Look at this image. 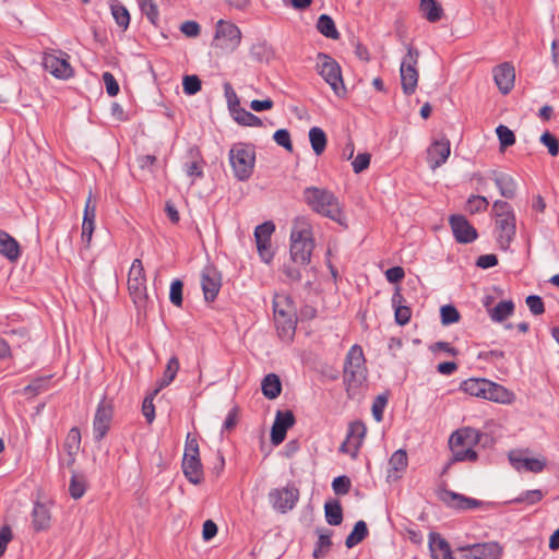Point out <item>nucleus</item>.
I'll return each mask as SVG.
<instances>
[{"label": "nucleus", "instance_id": "aec40b11", "mask_svg": "<svg viewBox=\"0 0 559 559\" xmlns=\"http://www.w3.org/2000/svg\"><path fill=\"white\" fill-rule=\"evenodd\" d=\"M428 545L432 559H454L450 544L439 533L429 534Z\"/></svg>", "mask_w": 559, "mask_h": 559}, {"label": "nucleus", "instance_id": "6e6d98bb", "mask_svg": "<svg viewBox=\"0 0 559 559\" xmlns=\"http://www.w3.org/2000/svg\"><path fill=\"white\" fill-rule=\"evenodd\" d=\"M141 11L146 15V17L153 23L156 24L158 20V8L154 0H142L140 3Z\"/></svg>", "mask_w": 559, "mask_h": 559}, {"label": "nucleus", "instance_id": "3c124183", "mask_svg": "<svg viewBox=\"0 0 559 559\" xmlns=\"http://www.w3.org/2000/svg\"><path fill=\"white\" fill-rule=\"evenodd\" d=\"M489 202L486 197L471 195L467 200V210L469 213H479L487 210Z\"/></svg>", "mask_w": 559, "mask_h": 559}, {"label": "nucleus", "instance_id": "680f3d73", "mask_svg": "<svg viewBox=\"0 0 559 559\" xmlns=\"http://www.w3.org/2000/svg\"><path fill=\"white\" fill-rule=\"evenodd\" d=\"M182 282L176 280L170 285L169 299L175 305L180 307L182 304Z\"/></svg>", "mask_w": 559, "mask_h": 559}, {"label": "nucleus", "instance_id": "f257e3e1", "mask_svg": "<svg viewBox=\"0 0 559 559\" xmlns=\"http://www.w3.org/2000/svg\"><path fill=\"white\" fill-rule=\"evenodd\" d=\"M305 203L317 214L328 217L340 226L347 228V217L338 198L330 190L319 187H307L304 190Z\"/></svg>", "mask_w": 559, "mask_h": 559}, {"label": "nucleus", "instance_id": "2eb2a0df", "mask_svg": "<svg viewBox=\"0 0 559 559\" xmlns=\"http://www.w3.org/2000/svg\"><path fill=\"white\" fill-rule=\"evenodd\" d=\"M43 66L57 79L67 80L73 75V70L68 62L67 53H62L61 57L53 53H45L43 57Z\"/></svg>", "mask_w": 559, "mask_h": 559}, {"label": "nucleus", "instance_id": "f3484780", "mask_svg": "<svg viewBox=\"0 0 559 559\" xmlns=\"http://www.w3.org/2000/svg\"><path fill=\"white\" fill-rule=\"evenodd\" d=\"M295 421L292 411H277L271 429V441L274 445H278L285 440L287 430L294 426Z\"/></svg>", "mask_w": 559, "mask_h": 559}, {"label": "nucleus", "instance_id": "5701e85b", "mask_svg": "<svg viewBox=\"0 0 559 559\" xmlns=\"http://www.w3.org/2000/svg\"><path fill=\"white\" fill-rule=\"evenodd\" d=\"M81 447V432L78 428H71L64 441V451L67 452V466L71 467L75 462V456Z\"/></svg>", "mask_w": 559, "mask_h": 559}, {"label": "nucleus", "instance_id": "7ed1b4c3", "mask_svg": "<svg viewBox=\"0 0 559 559\" xmlns=\"http://www.w3.org/2000/svg\"><path fill=\"white\" fill-rule=\"evenodd\" d=\"M368 370L361 346L353 345L346 354L344 361V385L349 399H354L364 382Z\"/></svg>", "mask_w": 559, "mask_h": 559}, {"label": "nucleus", "instance_id": "9b49d317", "mask_svg": "<svg viewBox=\"0 0 559 559\" xmlns=\"http://www.w3.org/2000/svg\"><path fill=\"white\" fill-rule=\"evenodd\" d=\"M317 59V69L319 74L331 86L337 96H345L346 87L344 85L340 64L332 57L323 52H319Z\"/></svg>", "mask_w": 559, "mask_h": 559}, {"label": "nucleus", "instance_id": "0e129e2a", "mask_svg": "<svg viewBox=\"0 0 559 559\" xmlns=\"http://www.w3.org/2000/svg\"><path fill=\"white\" fill-rule=\"evenodd\" d=\"M155 395L156 394L152 393L150 396H146L142 404V413L148 424L153 423L155 418V407L153 404V399Z\"/></svg>", "mask_w": 559, "mask_h": 559}, {"label": "nucleus", "instance_id": "a19ab883", "mask_svg": "<svg viewBox=\"0 0 559 559\" xmlns=\"http://www.w3.org/2000/svg\"><path fill=\"white\" fill-rule=\"evenodd\" d=\"M179 369V361L176 357H171L168 360L166 370L164 372V376L162 380L158 383V388L153 392V394H157L159 390L167 386L176 377L177 371Z\"/></svg>", "mask_w": 559, "mask_h": 559}, {"label": "nucleus", "instance_id": "4c0bfd02", "mask_svg": "<svg viewBox=\"0 0 559 559\" xmlns=\"http://www.w3.org/2000/svg\"><path fill=\"white\" fill-rule=\"evenodd\" d=\"M452 451V462L469 461L475 462L478 457L473 447H462L450 444Z\"/></svg>", "mask_w": 559, "mask_h": 559}, {"label": "nucleus", "instance_id": "39448f33", "mask_svg": "<svg viewBox=\"0 0 559 559\" xmlns=\"http://www.w3.org/2000/svg\"><path fill=\"white\" fill-rule=\"evenodd\" d=\"M492 212L496 218V239L502 250H508L515 236V215L512 206L501 200L493 202Z\"/></svg>", "mask_w": 559, "mask_h": 559}, {"label": "nucleus", "instance_id": "0eeeda50", "mask_svg": "<svg viewBox=\"0 0 559 559\" xmlns=\"http://www.w3.org/2000/svg\"><path fill=\"white\" fill-rule=\"evenodd\" d=\"M229 162L235 177L240 181H247L254 169V145L241 142L234 144L229 150Z\"/></svg>", "mask_w": 559, "mask_h": 559}, {"label": "nucleus", "instance_id": "13d9d810", "mask_svg": "<svg viewBox=\"0 0 559 559\" xmlns=\"http://www.w3.org/2000/svg\"><path fill=\"white\" fill-rule=\"evenodd\" d=\"M182 85L187 95H194L201 90V81L197 75H186Z\"/></svg>", "mask_w": 559, "mask_h": 559}, {"label": "nucleus", "instance_id": "a18cd8bd", "mask_svg": "<svg viewBox=\"0 0 559 559\" xmlns=\"http://www.w3.org/2000/svg\"><path fill=\"white\" fill-rule=\"evenodd\" d=\"M86 490V480L83 475L73 474L71 477L69 491L73 499H80Z\"/></svg>", "mask_w": 559, "mask_h": 559}, {"label": "nucleus", "instance_id": "c756f323", "mask_svg": "<svg viewBox=\"0 0 559 559\" xmlns=\"http://www.w3.org/2000/svg\"><path fill=\"white\" fill-rule=\"evenodd\" d=\"M419 8L423 16L430 23L440 21L443 15V9L437 0H420Z\"/></svg>", "mask_w": 559, "mask_h": 559}, {"label": "nucleus", "instance_id": "20e7f679", "mask_svg": "<svg viewBox=\"0 0 559 559\" xmlns=\"http://www.w3.org/2000/svg\"><path fill=\"white\" fill-rule=\"evenodd\" d=\"M460 390L471 396L497 403H510L512 393L504 386L485 378H469L460 384Z\"/></svg>", "mask_w": 559, "mask_h": 559}, {"label": "nucleus", "instance_id": "e433bc0d", "mask_svg": "<svg viewBox=\"0 0 559 559\" xmlns=\"http://www.w3.org/2000/svg\"><path fill=\"white\" fill-rule=\"evenodd\" d=\"M233 119L240 126L246 127H262V120L254 114L239 107L231 114Z\"/></svg>", "mask_w": 559, "mask_h": 559}, {"label": "nucleus", "instance_id": "423d86ee", "mask_svg": "<svg viewBox=\"0 0 559 559\" xmlns=\"http://www.w3.org/2000/svg\"><path fill=\"white\" fill-rule=\"evenodd\" d=\"M241 43V31L231 21L219 20L212 38V48L216 56L233 53Z\"/></svg>", "mask_w": 559, "mask_h": 559}, {"label": "nucleus", "instance_id": "bf43d9fd", "mask_svg": "<svg viewBox=\"0 0 559 559\" xmlns=\"http://www.w3.org/2000/svg\"><path fill=\"white\" fill-rule=\"evenodd\" d=\"M371 155L369 153H359L352 163L355 174H360L370 165Z\"/></svg>", "mask_w": 559, "mask_h": 559}, {"label": "nucleus", "instance_id": "864d4df0", "mask_svg": "<svg viewBox=\"0 0 559 559\" xmlns=\"http://www.w3.org/2000/svg\"><path fill=\"white\" fill-rule=\"evenodd\" d=\"M273 140L275 143L282 147H284L288 152H293V143L290 139V133L287 129H278L273 134Z\"/></svg>", "mask_w": 559, "mask_h": 559}, {"label": "nucleus", "instance_id": "e2e57ef3", "mask_svg": "<svg viewBox=\"0 0 559 559\" xmlns=\"http://www.w3.org/2000/svg\"><path fill=\"white\" fill-rule=\"evenodd\" d=\"M388 403V397L385 395H378L372 404V415L377 421H381L383 418V411Z\"/></svg>", "mask_w": 559, "mask_h": 559}, {"label": "nucleus", "instance_id": "c85d7f7f", "mask_svg": "<svg viewBox=\"0 0 559 559\" xmlns=\"http://www.w3.org/2000/svg\"><path fill=\"white\" fill-rule=\"evenodd\" d=\"M261 389L263 395L269 400H274L280 396L282 392V382L277 374L269 373L266 374L261 383Z\"/></svg>", "mask_w": 559, "mask_h": 559}, {"label": "nucleus", "instance_id": "a878e982", "mask_svg": "<svg viewBox=\"0 0 559 559\" xmlns=\"http://www.w3.org/2000/svg\"><path fill=\"white\" fill-rule=\"evenodd\" d=\"M51 515L48 507L36 502L32 512V524L35 531H45L49 528Z\"/></svg>", "mask_w": 559, "mask_h": 559}, {"label": "nucleus", "instance_id": "338daca9", "mask_svg": "<svg viewBox=\"0 0 559 559\" xmlns=\"http://www.w3.org/2000/svg\"><path fill=\"white\" fill-rule=\"evenodd\" d=\"M94 229H95V222H90V221H83L82 222L81 239H82V242L86 247H88L90 243H91Z\"/></svg>", "mask_w": 559, "mask_h": 559}, {"label": "nucleus", "instance_id": "6e6552de", "mask_svg": "<svg viewBox=\"0 0 559 559\" xmlns=\"http://www.w3.org/2000/svg\"><path fill=\"white\" fill-rule=\"evenodd\" d=\"M274 320L281 337H292L295 334L297 318L289 297L277 296L273 302Z\"/></svg>", "mask_w": 559, "mask_h": 559}, {"label": "nucleus", "instance_id": "473e14b6", "mask_svg": "<svg viewBox=\"0 0 559 559\" xmlns=\"http://www.w3.org/2000/svg\"><path fill=\"white\" fill-rule=\"evenodd\" d=\"M309 141L312 151L317 156H320L325 151L328 139L325 132L321 128L312 127L309 130Z\"/></svg>", "mask_w": 559, "mask_h": 559}, {"label": "nucleus", "instance_id": "412c9836", "mask_svg": "<svg viewBox=\"0 0 559 559\" xmlns=\"http://www.w3.org/2000/svg\"><path fill=\"white\" fill-rule=\"evenodd\" d=\"M491 179L495 181L500 194L506 199H513L516 193V182L514 178L506 173L492 170Z\"/></svg>", "mask_w": 559, "mask_h": 559}, {"label": "nucleus", "instance_id": "393cba45", "mask_svg": "<svg viewBox=\"0 0 559 559\" xmlns=\"http://www.w3.org/2000/svg\"><path fill=\"white\" fill-rule=\"evenodd\" d=\"M392 306L395 309V322L399 325H405L409 322L412 317V310L408 306L402 305L405 299L400 292V288H396L392 296Z\"/></svg>", "mask_w": 559, "mask_h": 559}, {"label": "nucleus", "instance_id": "f03ea898", "mask_svg": "<svg viewBox=\"0 0 559 559\" xmlns=\"http://www.w3.org/2000/svg\"><path fill=\"white\" fill-rule=\"evenodd\" d=\"M314 240L310 224L305 218H297L290 231L289 255L292 263L307 266L311 262Z\"/></svg>", "mask_w": 559, "mask_h": 559}, {"label": "nucleus", "instance_id": "cd10ccee", "mask_svg": "<svg viewBox=\"0 0 559 559\" xmlns=\"http://www.w3.org/2000/svg\"><path fill=\"white\" fill-rule=\"evenodd\" d=\"M0 253L10 261H16L21 254L17 241L2 230H0Z\"/></svg>", "mask_w": 559, "mask_h": 559}, {"label": "nucleus", "instance_id": "5fc2aeb1", "mask_svg": "<svg viewBox=\"0 0 559 559\" xmlns=\"http://www.w3.org/2000/svg\"><path fill=\"white\" fill-rule=\"evenodd\" d=\"M224 92L230 115L240 107L239 98L229 82L224 83Z\"/></svg>", "mask_w": 559, "mask_h": 559}, {"label": "nucleus", "instance_id": "f8f14e48", "mask_svg": "<svg viewBox=\"0 0 559 559\" xmlns=\"http://www.w3.org/2000/svg\"><path fill=\"white\" fill-rule=\"evenodd\" d=\"M366 432L367 428L362 421L357 420L350 423L347 429L346 439L340 447V452L349 454L353 459H356L364 442Z\"/></svg>", "mask_w": 559, "mask_h": 559}, {"label": "nucleus", "instance_id": "4be33fe9", "mask_svg": "<svg viewBox=\"0 0 559 559\" xmlns=\"http://www.w3.org/2000/svg\"><path fill=\"white\" fill-rule=\"evenodd\" d=\"M480 438L481 433L477 429L466 427L453 432L449 443L462 447H474L480 441Z\"/></svg>", "mask_w": 559, "mask_h": 559}, {"label": "nucleus", "instance_id": "052dcab7", "mask_svg": "<svg viewBox=\"0 0 559 559\" xmlns=\"http://www.w3.org/2000/svg\"><path fill=\"white\" fill-rule=\"evenodd\" d=\"M526 305L534 316H539L545 312V305L543 299L537 295H531L526 298Z\"/></svg>", "mask_w": 559, "mask_h": 559}, {"label": "nucleus", "instance_id": "ddd939ff", "mask_svg": "<svg viewBox=\"0 0 559 559\" xmlns=\"http://www.w3.org/2000/svg\"><path fill=\"white\" fill-rule=\"evenodd\" d=\"M273 508L282 513L292 510L299 499V491L295 486L273 489L269 493Z\"/></svg>", "mask_w": 559, "mask_h": 559}, {"label": "nucleus", "instance_id": "4468645a", "mask_svg": "<svg viewBox=\"0 0 559 559\" xmlns=\"http://www.w3.org/2000/svg\"><path fill=\"white\" fill-rule=\"evenodd\" d=\"M449 224L456 242L471 243L477 239V230L469 224L464 215H451L449 217Z\"/></svg>", "mask_w": 559, "mask_h": 559}, {"label": "nucleus", "instance_id": "ea45409f", "mask_svg": "<svg viewBox=\"0 0 559 559\" xmlns=\"http://www.w3.org/2000/svg\"><path fill=\"white\" fill-rule=\"evenodd\" d=\"M437 497L448 507L456 508V504L461 502L462 495L448 489L445 483L442 481L437 489Z\"/></svg>", "mask_w": 559, "mask_h": 559}, {"label": "nucleus", "instance_id": "1a4fd4ad", "mask_svg": "<svg viewBox=\"0 0 559 559\" xmlns=\"http://www.w3.org/2000/svg\"><path fill=\"white\" fill-rule=\"evenodd\" d=\"M128 289L138 310H145L148 304L146 277L142 261L134 259L128 274Z\"/></svg>", "mask_w": 559, "mask_h": 559}, {"label": "nucleus", "instance_id": "2f4dec72", "mask_svg": "<svg viewBox=\"0 0 559 559\" xmlns=\"http://www.w3.org/2000/svg\"><path fill=\"white\" fill-rule=\"evenodd\" d=\"M514 312V304L512 300L499 301L490 311L489 316L492 321L502 322Z\"/></svg>", "mask_w": 559, "mask_h": 559}, {"label": "nucleus", "instance_id": "37998d69", "mask_svg": "<svg viewBox=\"0 0 559 559\" xmlns=\"http://www.w3.org/2000/svg\"><path fill=\"white\" fill-rule=\"evenodd\" d=\"M110 9L116 23L127 29L130 23V14L127 8L119 2H115L111 3Z\"/></svg>", "mask_w": 559, "mask_h": 559}, {"label": "nucleus", "instance_id": "79ce46f5", "mask_svg": "<svg viewBox=\"0 0 559 559\" xmlns=\"http://www.w3.org/2000/svg\"><path fill=\"white\" fill-rule=\"evenodd\" d=\"M190 159L183 166L187 176L191 178L202 176V168L205 163L198 158V152L190 151Z\"/></svg>", "mask_w": 559, "mask_h": 559}, {"label": "nucleus", "instance_id": "bb28decb", "mask_svg": "<svg viewBox=\"0 0 559 559\" xmlns=\"http://www.w3.org/2000/svg\"><path fill=\"white\" fill-rule=\"evenodd\" d=\"M474 559H499L502 547L497 542L473 544Z\"/></svg>", "mask_w": 559, "mask_h": 559}, {"label": "nucleus", "instance_id": "c9c22d12", "mask_svg": "<svg viewBox=\"0 0 559 559\" xmlns=\"http://www.w3.org/2000/svg\"><path fill=\"white\" fill-rule=\"evenodd\" d=\"M317 28L326 38L338 39L340 37V33L336 29L333 19L328 14H321L319 16Z\"/></svg>", "mask_w": 559, "mask_h": 559}, {"label": "nucleus", "instance_id": "6ab92c4d", "mask_svg": "<svg viewBox=\"0 0 559 559\" xmlns=\"http://www.w3.org/2000/svg\"><path fill=\"white\" fill-rule=\"evenodd\" d=\"M493 80L499 91L507 95L514 86L515 70L509 62H503L493 68Z\"/></svg>", "mask_w": 559, "mask_h": 559}, {"label": "nucleus", "instance_id": "69168bd1", "mask_svg": "<svg viewBox=\"0 0 559 559\" xmlns=\"http://www.w3.org/2000/svg\"><path fill=\"white\" fill-rule=\"evenodd\" d=\"M103 81L109 96H116L119 93V84L110 72L103 73Z\"/></svg>", "mask_w": 559, "mask_h": 559}, {"label": "nucleus", "instance_id": "8fccbe9b", "mask_svg": "<svg viewBox=\"0 0 559 559\" xmlns=\"http://www.w3.org/2000/svg\"><path fill=\"white\" fill-rule=\"evenodd\" d=\"M544 498V493L539 489L526 490L522 492L519 497L514 498L511 502L513 503H526V504H535L539 502Z\"/></svg>", "mask_w": 559, "mask_h": 559}, {"label": "nucleus", "instance_id": "603ef678", "mask_svg": "<svg viewBox=\"0 0 559 559\" xmlns=\"http://www.w3.org/2000/svg\"><path fill=\"white\" fill-rule=\"evenodd\" d=\"M540 143L548 148L551 156H557L559 153V141L549 131H545L539 139Z\"/></svg>", "mask_w": 559, "mask_h": 559}, {"label": "nucleus", "instance_id": "b1692460", "mask_svg": "<svg viewBox=\"0 0 559 559\" xmlns=\"http://www.w3.org/2000/svg\"><path fill=\"white\" fill-rule=\"evenodd\" d=\"M509 460L513 467L518 471H520L522 467H524L526 471L533 472V473H540L544 471L546 466L545 460L534 459V457H520L516 456L513 452L509 454Z\"/></svg>", "mask_w": 559, "mask_h": 559}, {"label": "nucleus", "instance_id": "9d476101", "mask_svg": "<svg viewBox=\"0 0 559 559\" xmlns=\"http://www.w3.org/2000/svg\"><path fill=\"white\" fill-rule=\"evenodd\" d=\"M406 50L407 52L401 62L400 75L403 93L409 96L415 93L418 83L419 73L417 64L419 50L412 45H406Z\"/></svg>", "mask_w": 559, "mask_h": 559}, {"label": "nucleus", "instance_id": "774afa93", "mask_svg": "<svg viewBox=\"0 0 559 559\" xmlns=\"http://www.w3.org/2000/svg\"><path fill=\"white\" fill-rule=\"evenodd\" d=\"M498 264V258L496 254H483L479 255L476 260V265L480 269H489L493 267Z\"/></svg>", "mask_w": 559, "mask_h": 559}, {"label": "nucleus", "instance_id": "4d7b16f0", "mask_svg": "<svg viewBox=\"0 0 559 559\" xmlns=\"http://www.w3.org/2000/svg\"><path fill=\"white\" fill-rule=\"evenodd\" d=\"M350 479L346 475L337 476L332 481V489L335 495H346L350 490Z\"/></svg>", "mask_w": 559, "mask_h": 559}, {"label": "nucleus", "instance_id": "49530a36", "mask_svg": "<svg viewBox=\"0 0 559 559\" xmlns=\"http://www.w3.org/2000/svg\"><path fill=\"white\" fill-rule=\"evenodd\" d=\"M275 230V225L272 221L264 222L258 225L254 229L255 242H271V236Z\"/></svg>", "mask_w": 559, "mask_h": 559}, {"label": "nucleus", "instance_id": "7c9ffc66", "mask_svg": "<svg viewBox=\"0 0 559 559\" xmlns=\"http://www.w3.org/2000/svg\"><path fill=\"white\" fill-rule=\"evenodd\" d=\"M182 469L186 477L193 484H198L201 477V463L199 457L188 456L182 460Z\"/></svg>", "mask_w": 559, "mask_h": 559}, {"label": "nucleus", "instance_id": "09e8293b", "mask_svg": "<svg viewBox=\"0 0 559 559\" xmlns=\"http://www.w3.org/2000/svg\"><path fill=\"white\" fill-rule=\"evenodd\" d=\"M441 323L450 325L460 321L459 310L453 305H444L440 308Z\"/></svg>", "mask_w": 559, "mask_h": 559}, {"label": "nucleus", "instance_id": "a211bd4d", "mask_svg": "<svg viewBox=\"0 0 559 559\" xmlns=\"http://www.w3.org/2000/svg\"><path fill=\"white\" fill-rule=\"evenodd\" d=\"M451 153L450 141L442 136L439 140H435L431 145L427 148V162L431 169H436L443 165L449 158Z\"/></svg>", "mask_w": 559, "mask_h": 559}, {"label": "nucleus", "instance_id": "dca6fc26", "mask_svg": "<svg viewBox=\"0 0 559 559\" xmlns=\"http://www.w3.org/2000/svg\"><path fill=\"white\" fill-rule=\"evenodd\" d=\"M111 419L112 407L108 402H106V400H102L97 406L93 421V432L96 441L102 440L106 436L109 430Z\"/></svg>", "mask_w": 559, "mask_h": 559}, {"label": "nucleus", "instance_id": "58836bf2", "mask_svg": "<svg viewBox=\"0 0 559 559\" xmlns=\"http://www.w3.org/2000/svg\"><path fill=\"white\" fill-rule=\"evenodd\" d=\"M331 536H332L331 531L321 532L319 534L318 540L316 543V546H314V549L312 552V557L314 559H321L328 554V551L330 550V548L332 546Z\"/></svg>", "mask_w": 559, "mask_h": 559}, {"label": "nucleus", "instance_id": "c03bdc74", "mask_svg": "<svg viewBox=\"0 0 559 559\" xmlns=\"http://www.w3.org/2000/svg\"><path fill=\"white\" fill-rule=\"evenodd\" d=\"M408 465L407 453L403 449L396 450L389 460L390 472H404Z\"/></svg>", "mask_w": 559, "mask_h": 559}, {"label": "nucleus", "instance_id": "f704fd0d", "mask_svg": "<svg viewBox=\"0 0 559 559\" xmlns=\"http://www.w3.org/2000/svg\"><path fill=\"white\" fill-rule=\"evenodd\" d=\"M324 513L330 525L336 526L343 522V509L338 500L325 502Z\"/></svg>", "mask_w": 559, "mask_h": 559}, {"label": "nucleus", "instance_id": "72a5a7b5", "mask_svg": "<svg viewBox=\"0 0 559 559\" xmlns=\"http://www.w3.org/2000/svg\"><path fill=\"white\" fill-rule=\"evenodd\" d=\"M368 527L365 521L359 520L355 523L353 531L345 539L347 548H353L361 543L368 536Z\"/></svg>", "mask_w": 559, "mask_h": 559}, {"label": "nucleus", "instance_id": "de8ad7c7", "mask_svg": "<svg viewBox=\"0 0 559 559\" xmlns=\"http://www.w3.org/2000/svg\"><path fill=\"white\" fill-rule=\"evenodd\" d=\"M496 133L500 143V148L504 150L515 143L513 131L504 124H500L496 129Z\"/></svg>", "mask_w": 559, "mask_h": 559}]
</instances>
